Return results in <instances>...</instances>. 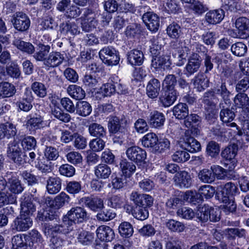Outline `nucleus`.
Segmentation results:
<instances>
[{"instance_id": "603ef678", "label": "nucleus", "mask_w": 249, "mask_h": 249, "mask_svg": "<svg viewBox=\"0 0 249 249\" xmlns=\"http://www.w3.org/2000/svg\"><path fill=\"white\" fill-rule=\"evenodd\" d=\"M235 106L238 108H246L249 106V98L244 93H238L234 99Z\"/></svg>"}, {"instance_id": "5701e85b", "label": "nucleus", "mask_w": 249, "mask_h": 249, "mask_svg": "<svg viewBox=\"0 0 249 249\" xmlns=\"http://www.w3.org/2000/svg\"><path fill=\"white\" fill-rule=\"evenodd\" d=\"M96 234L97 239L105 242L112 241L115 237L113 230L107 225H101L98 227Z\"/></svg>"}, {"instance_id": "4be33fe9", "label": "nucleus", "mask_w": 249, "mask_h": 249, "mask_svg": "<svg viewBox=\"0 0 249 249\" xmlns=\"http://www.w3.org/2000/svg\"><path fill=\"white\" fill-rule=\"evenodd\" d=\"M177 98V95L176 89H162L159 100L163 107H167L173 105Z\"/></svg>"}, {"instance_id": "393cba45", "label": "nucleus", "mask_w": 249, "mask_h": 249, "mask_svg": "<svg viewBox=\"0 0 249 249\" xmlns=\"http://www.w3.org/2000/svg\"><path fill=\"white\" fill-rule=\"evenodd\" d=\"M64 59L63 54L60 52H52L49 53L44 62V65L48 67H56L61 65Z\"/></svg>"}, {"instance_id": "1a4fd4ad", "label": "nucleus", "mask_w": 249, "mask_h": 249, "mask_svg": "<svg viewBox=\"0 0 249 249\" xmlns=\"http://www.w3.org/2000/svg\"><path fill=\"white\" fill-rule=\"evenodd\" d=\"M33 225V220L29 215L20 213L12 224L13 231H25L29 229Z\"/></svg>"}, {"instance_id": "13d9d810", "label": "nucleus", "mask_w": 249, "mask_h": 249, "mask_svg": "<svg viewBox=\"0 0 249 249\" xmlns=\"http://www.w3.org/2000/svg\"><path fill=\"white\" fill-rule=\"evenodd\" d=\"M220 152V146L214 141L209 142L206 146V152L207 155L212 158L216 157Z\"/></svg>"}, {"instance_id": "423d86ee", "label": "nucleus", "mask_w": 249, "mask_h": 249, "mask_svg": "<svg viewBox=\"0 0 249 249\" xmlns=\"http://www.w3.org/2000/svg\"><path fill=\"white\" fill-rule=\"evenodd\" d=\"M66 219L63 216L61 224L53 226L50 224L45 223L44 225V233L47 237L49 235H58L59 234H66L73 230L71 225H67Z\"/></svg>"}, {"instance_id": "ddd939ff", "label": "nucleus", "mask_w": 249, "mask_h": 249, "mask_svg": "<svg viewBox=\"0 0 249 249\" xmlns=\"http://www.w3.org/2000/svg\"><path fill=\"white\" fill-rule=\"evenodd\" d=\"M171 62L170 56L169 55H153L151 61V67L155 71H160L161 70H168L170 68Z\"/></svg>"}, {"instance_id": "a19ab883", "label": "nucleus", "mask_w": 249, "mask_h": 249, "mask_svg": "<svg viewBox=\"0 0 249 249\" xmlns=\"http://www.w3.org/2000/svg\"><path fill=\"white\" fill-rule=\"evenodd\" d=\"M68 94L75 100H82L85 97L84 90L76 85H71L67 89Z\"/></svg>"}, {"instance_id": "e2e57ef3", "label": "nucleus", "mask_w": 249, "mask_h": 249, "mask_svg": "<svg viewBox=\"0 0 249 249\" xmlns=\"http://www.w3.org/2000/svg\"><path fill=\"white\" fill-rule=\"evenodd\" d=\"M165 225L169 230L174 232H181L185 228L184 225L182 223L172 219L167 221Z\"/></svg>"}, {"instance_id": "20e7f679", "label": "nucleus", "mask_w": 249, "mask_h": 249, "mask_svg": "<svg viewBox=\"0 0 249 249\" xmlns=\"http://www.w3.org/2000/svg\"><path fill=\"white\" fill-rule=\"evenodd\" d=\"M99 54L102 61L109 66L117 65L120 59L119 52L112 46L104 47Z\"/></svg>"}, {"instance_id": "412c9836", "label": "nucleus", "mask_w": 249, "mask_h": 249, "mask_svg": "<svg viewBox=\"0 0 249 249\" xmlns=\"http://www.w3.org/2000/svg\"><path fill=\"white\" fill-rule=\"evenodd\" d=\"M165 119L163 113L156 110L151 111L147 117V121L150 127L157 129L162 128Z\"/></svg>"}, {"instance_id": "a18cd8bd", "label": "nucleus", "mask_w": 249, "mask_h": 249, "mask_svg": "<svg viewBox=\"0 0 249 249\" xmlns=\"http://www.w3.org/2000/svg\"><path fill=\"white\" fill-rule=\"evenodd\" d=\"M95 176L100 178H107L111 173L110 167L106 164H99L95 167Z\"/></svg>"}, {"instance_id": "58836bf2", "label": "nucleus", "mask_w": 249, "mask_h": 249, "mask_svg": "<svg viewBox=\"0 0 249 249\" xmlns=\"http://www.w3.org/2000/svg\"><path fill=\"white\" fill-rule=\"evenodd\" d=\"M173 115L178 119H185L189 114V109L185 103H179L174 107Z\"/></svg>"}, {"instance_id": "f03ea898", "label": "nucleus", "mask_w": 249, "mask_h": 249, "mask_svg": "<svg viewBox=\"0 0 249 249\" xmlns=\"http://www.w3.org/2000/svg\"><path fill=\"white\" fill-rule=\"evenodd\" d=\"M88 214L86 210L83 207L76 206L72 207L64 216L67 225H71L73 228L76 223H81L88 219Z\"/></svg>"}, {"instance_id": "f3484780", "label": "nucleus", "mask_w": 249, "mask_h": 249, "mask_svg": "<svg viewBox=\"0 0 249 249\" xmlns=\"http://www.w3.org/2000/svg\"><path fill=\"white\" fill-rule=\"evenodd\" d=\"M173 179L175 186L180 188H188L192 184L191 175L185 171L177 172Z\"/></svg>"}, {"instance_id": "7c9ffc66", "label": "nucleus", "mask_w": 249, "mask_h": 249, "mask_svg": "<svg viewBox=\"0 0 249 249\" xmlns=\"http://www.w3.org/2000/svg\"><path fill=\"white\" fill-rule=\"evenodd\" d=\"M214 89L216 94L220 96L225 104L230 103L231 92L227 89L225 82L222 81L221 83L217 84Z\"/></svg>"}, {"instance_id": "680f3d73", "label": "nucleus", "mask_w": 249, "mask_h": 249, "mask_svg": "<svg viewBox=\"0 0 249 249\" xmlns=\"http://www.w3.org/2000/svg\"><path fill=\"white\" fill-rule=\"evenodd\" d=\"M108 128L110 133H116L121 128L120 119L116 116H110L109 118Z\"/></svg>"}, {"instance_id": "a878e982", "label": "nucleus", "mask_w": 249, "mask_h": 249, "mask_svg": "<svg viewBox=\"0 0 249 249\" xmlns=\"http://www.w3.org/2000/svg\"><path fill=\"white\" fill-rule=\"evenodd\" d=\"M82 200L87 207L93 211H97L104 206L102 199L97 197L93 196L84 197L82 198Z\"/></svg>"}, {"instance_id": "79ce46f5", "label": "nucleus", "mask_w": 249, "mask_h": 249, "mask_svg": "<svg viewBox=\"0 0 249 249\" xmlns=\"http://www.w3.org/2000/svg\"><path fill=\"white\" fill-rule=\"evenodd\" d=\"M76 114L82 117L89 115L92 111V107L89 103L85 101H79L75 107Z\"/></svg>"}, {"instance_id": "7ed1b4c3", "label": "nucleus", "mask_w": 249, "mask_h": 249, "mask_svg": "<svg viewBox=\"0 0 249 249\" xmlns=\"http://www.w3.org/2000/svg\"><path fill=\"white\" fill-rule=\"evenodd\" d=\"M149 10L150 7L147 5L140 7V11L144 12L142 17L143 21L150 31L156 32L160 27V18L157 14L149 11Z\"/></svg>"}, {"instance_id": "8fccbe9b", "label": "nucleus", "mask_w": 249, "mask_h": 249, "mask_svg": "<svg viewBox=\"0 0 249 249\" xmlns=\"http://www.w3.org/2000/svg\"><path fill=\"white\" fill-rule=\"evenodd\" d=\"M166 32L168 36L174 39L178 38L182 33L180 26L174 22L168 26Z\"/></svg>"}, {"instance_id": "4468645a", "label": "nucleus", "mask_w": 249, "mask_h": 249, "mask_svg": "<svg viewBox=\"0 0 249 249\" xmlns=\"http://www.w3.org/2000/svg\"><path fill=\"white\" fill-rule=\"evenodd\" d=\"M83 16L81 17V28L85 32L91 31L95 28L97 25V21L93 16H90L93 15L92 11L89 9L84 10Z\"/></svg>"}, {"instance_id": "9d476101", "label": "nucleus", "mask_w": 249, "mask_h": 249, "mask_svg": "<svg viewBox=\"0 0 249 249\" xmlns=\"http://www.w3.org/2000/svg\"><path fill=\"white\" fill-rule=\"evenodd\" d=\"M7 180V187L10 193L13 195L20 194L24 190V187L16 173H7L6 176Z\"/></svg>"}, {"instance_id": "69168bd1", "label": "nucleus", "mask_w": 249, "mask_h": 249, "mask_svg": "<svg viewBox=\"0 0 249 249\" xmlns=\"http://www.w3.org/2000/svg\"><path fill=\"white\" fill-rule=\"evenodd\" d=\"M215 189L209 185H204L200 187L198 193L201 197L209 199L212 197L215 193Z\"/></svg>"}, {"instance_id": "864d4df0", "label": "nucleus", "mask_w": 249, "mask_h": 249, "mask_svg": "<svg viewBox=\"0 0 249 249\" xmlns=\"http://www.w3.org/2000/svg\"><path fill=\"white\" fill-rule=\"evenodd\" d=\"M226 232L228 238L231 239H235L236 237L240 238H245L247 235V231L242 228H228L226 230Z\"/></svg>"}, {"instance_id": "c85d7f7f", "label": "nucleus", "mask_w": 249, "mask_h": 249, "mask_svg": "<svg viewBox=\"0 0 249 249\" xmlns=\"http://www.w3.org/2000/svg\"><path fill=\"white\" fill-rule=\"evenodd\" d=\"M89 134L94 137L104 138L107 136L106 128L101 124L92 123L88 125Z\"/></svg>"}, {"instance_id": "49530a36", "label": "nucleus", "mask_w": 249, "mask_h": 249, "mask_svg": "<svg viewBox=\"0 0 249 249\" xmlns=\"http://www.w3.org/2000/svg\"><path fill=\"white\" fill-rule=\"evenodd\" d=\"M198 178L200 181L204 183H212L215 180L211 168L201 170L198 174Z\"/></svg>"}, {"instance_id": "a211bd4d", "label": "nucleus", "mask_w": 249, "mask_h": 249, "mask_svg": "<svg viewBox=\"0 0 249 249\" xmlns=\"http://www.w3.org/2000/svg\"><path fill=\"white\" fill-rule=\"evenodd\" d=\"M20 213L31 217L36 211V206L32 197L29 195H24L20 198Z\"/></svg>"}, {"instance_id": "4c0bfd02", "label": "nucleus", "mask_w": 249, "mask_h": 249, "mask_svg": "<svg viewBox=\"0 0 249 249\" xmlns=\"http://www.w3.org/2000/svg\"><path fill=\"white\" fill-rule=\"evenodd\" d=\"M158 142V138L156 134L153 132L146 134L142 139V145L144 147L151 148L153 150L157 146Z\"/></svg>"}, {"instance_id": "bb28decb", "label": "nucleus", "mask_w": 249, "mask_h": 249, "mask_svg": "<svg viewBox=\"0 0 249 249\" xmlns=\"http://www.w3.org/2000/svg\"><path fill=\"white\" fill-rule=\"evenodd\" d=\"M225 16L224 11L221 9L210 11L205 16L206 21L210 24H216L220 23Z\"/></svg>"}, {"instance_id": "4d7b16f0", "label": "nucleus", "mask_w": 249, "mask_h": 249, "mask_svg": "<svg viewBox=\"0 0 249 249\" xmlns=\"http://www.w3.org/2000/svg\"><path fill=\"white\" fill-rule=\"evenodd\" d=\"M13 247L15 249H27V241L25 236L17 235L12 239Z\"/></svg>"}, {"instance_id": "774afa93", "label": "nucleus", "mask_w": 249, "mask_h": 249, "mask_svg": "<svg viewBox=\"0 0 249 249\" xmlns=\"http://www.w3.org/2000/svg\"><path fill=\"white\" fill-rule=\"evenodd\" d=\"M32 89L38 97L43 98L47 94V89L45 85L40 82H35L32 85Z\"/></svg>"}, {"instance_id": "3c124183", "label": "nucleus", "mask_w": 249, "mask_h": 249, "mask_svg": "<svg viewBox=\"0 0 249 249\" xmlns=\"http://www.w3.org/2000/svg\"><path fill=\"white\" fill-rule=\"evenodd\" d=\"M52 113L54 117L65 123L70 122L71 119L69 114L64 112L58 107H55L52 109Z\"/></svg>"}, {"instance_id": "39448f33", "label": "nucleus", "mask_w": 249, "mask_h": 249, "mask_svg": "<svg viewBox=\"0 0 249 249\" xmlns=\"http://www.w3.org/2000/svg\"><path fill=\"white\" fill-rule=\"evenodd\" d=\"M66 219L63 216L61 224L53 226L50 224L45 223L44 225V233L47 237L49 235H58L59 234H66L73 230L71 225H67Z\"/></svg>"}, {"instance_id": "dca6fc26", "label": "nucleus", "mask_w": 249, "mask_h": 249, "mask_svg": "<svg viewBox=\"0 0 249 249\" xmlns=\"http://www.w3.org/2000/svg\"><path fill=\"white\" fill-rule=\"evenodd\" d=\"M130 199L135 204V207H147L152 205L153 199L151 196L143 194H139L133 191L130 196Z\"/></svg>"}, {"instance_id": "5fc2aeb1", "label": "nucleus", "mask_w": 249, "mask_h": 249, "mask_svg": "<svg viewBox=\"0 0 249 249\" xmlns=\"http://www.w3.org/2000/svg\"><path fill=\"white\" fill-rule=\"evenodd\" d=\"M235 25L239 34H245L246 31L249 30V19L246 17L239 18L236 20Z\"/></svg>"}, {"instance_id": "bf43d9fd", "label": "nucleus", "mask_w": 249, "mask_h": 249, "mask_svg": "<svg viewBox=\"0 0 249 249\" xmlns=\"http://www.w3.org/2000/svg\"><path fill=\"white\" fill-rule=\"evenodd\" d=\"M232 53L237 56H243L247 51V46L241 42H236L231 45Z\"/></svg>"}, {"instance_id": "052dcab7", "label": "nucleus", "mask_w": 249, "mask_h": 249, "mask_svg": "<svg viewBox=\"0 0 249 249\" xmlns=\"http://www.w3.org/2000/svg\"><path fill=\"white\" fill-rule=\"evenodd\" d=\"M132 215L135 218L143 221L148 217L149 213L147 207H135L132 212Z\"/></svg>"}, {"instance_id": "2f4dec72", "label": "nucleus", "mask_w": 249, "mask_h": 249, "mask_svg": "<svg viewBox=\"0 0 249 249\" xmlns=\"http://www.w3.org/2000/svg\"><path fill=\"white\" fill-rule=\"evenodd\" d=\"M160 89V81L155 78L151 79L146 87V93L148 96L154 99L158 96Z\"/></svg>"}, {"instance_id": "c03bdc74", "label": "nucleus", "mask_w": 249, "mask_h": 249, "mask_svg": "<svg viewBox=\"0 0 249 249\" xmlns=\"http://www.w3.org/2000/svg\"><path fill=\"white\" fill-rule=\"evenodd\" d=\"M120 168L123 174V176L126 177H130L133 174L136 169L135 165L132 162L128 161L126 159L121 160L120 162Z\"/></svg>"}, {"instance_id": "aec40b11", "label": "nucleus", "mask_w": 249, "mask_h": 249, "mask_svg": "<svg viewBox=\"0 0 249 249\" xmlns=\"http://www.w3.org/2000/svg\"><path fill=\"white\" fill-rule=\"evenodd\" d=\"M201 62L200 56L197 53H193L186 65L184 71V74L189 77L196 72L200 67Z\"/></svg>"}, {"instance_id": "2eb2a0df", "label": "nucleus", "mask_w": 249, "mask_h": 249, "mask_svg": "<svg viewBox=\"0 0 249 249\" xmlns=\"http://www.w3.org/2000/svg\"><path fill=\"white\" fill-rule=\"evenodd\" d=\"M26 241L27 249H38L44 242L41 234L35 229L29 232Z\"/></svg>"}, {"instance_id": "9b49d317", "label": "nucleus", "mask_w": 249, "mask_h": 249, "mask_svg": "<svg viewBox=\"0 0 249 249\" xmlns=\"http://www.w3.org/2000/svg\"><path fill=\"white\" fill-rule=\"evenodd\" d=\"M179 142L181 147L190 152L195 153L201 150L199 142L190 136L188 132L185 133L184 135L180 138Z\"/></svg>"}, {"instance_id": "f8f14e48", "label": "nucleus", "mask_w": 249, "mask_h": 249, "mask_svg": "<svg viewBox=\"0 0 249 249\" xmlns=\"http://www.w3.org/2000/svg\"><path fill=\"white\" fill-rule=\"evenodd\" d=\"M125 153L128 159L136 163L144 162L146 159V151L139 146H131L127 149Z\"/></svg>"}, {"instance_id": "6e6d98bb", "label": "nucleus", "mask_w": 249, "mask_h": 249, "mask_svg": "<svg viewBox=\"0 0 249 249\" xmlns=\"http://www.w3.org/2000/svg\"><path fill=\"white\" fill-rule=\"evenodd\" d=\"M17 196L15 195L4 192H0V208L5 204H13L16 202Z\"/></svg>"}, {"instance_id": "338daca9", "label": "nucleus", "mask_w": 249, "mask_h": 249, "mask_svg": "<svg viewBox=\"0 0 249 249\" xmlns=\"http://www.w3.org/2000/svg\"><path fill=\"white\" fill-rule=\"evenodd\" d=\"M66 157L68 162L75 165L81 163L83 160L81 153L77 151H71L67 154Z\"/></svg>"}, {"instance_id": "0e129e2a", "label": "nucleus", "mask_w": 249, "mask_h": 249, "mask_svg": "<svg viewBox=\"0 0 249 249\" xmlns=\"http://www.w3.org/2000/svg\"><path fill=\"white\" fill-rule=\"evenodd\" d=\"M82 186L80 181L75 180L67 182L66 190L70 194H77L81 190Z\"/></svg>"}, {"instance_id": "ea45409f", "label": "nucleus", "mask_w": 249, "mask_h": 249, "mask_svg": "<svg viewBox=\"0 0 249 249\" xmlns=\"http://www.w3.org/2000/svg\"><path fill=\"white\" fill-rule=\"evenodd\" d=\"M78 242L84 245L90 244L93 239L94 234L83 229H79L76 233Z\"/></svg>"}, {"instance_id": "cd10ccee", "label": "nucleus", "mask_w": 249, "mask_h": 249, "mask_svg": "<svg viewBox=\"0 0 249 249\" xmlns=\"http://www.w3.org/2000/svg\"><path fill=\"white\" fill-rule=\"evenodd\" d=\"M127 61L131 65H142L143 62L144 55L142 52L137 49H133L127 54Z\"/></svg>"}, {"instance_id": "6e6552de", "label": "nucleus", "mask_w": 249, "mask_h": 249, "mask_svg": "<svg viewBox=\"0 0 249 249\" xmlns=\"http://www.w3.org/2000/svg\"><path fill=\"white\" fill-rule=\"evenodd\" d=\"M26 125L30 131H36L47 126L49 123L48 121L44 120V118L39 114H30L28 115Z\"/></svg>"}, {"instance_id": "de8ad7c7", "label": "nucleus", "mask_w": 249, "mask_h": 249, "mask_svg": "<svg viewBox=\"0 0 249 249\" xmlns=\"http://www.w3.org/2000/svg\"><path fill=\"white\" fill-rule=\"evenodd\" d=\"M116 216L115 211L110 209H106L98 212L96 215L99 221L107 222L114 219Z\"/></svg>"}, {"instance_id": "e433bc0d", "label": "nucleus", "mask_w": 249, "mask_h": 249, "mask_svg": "<svg viewBox=\"0 0 249 249\" xmlns=\"http://www.w3.org/2000/svg\"><path fill=\"white\" fill-rule=\"evenodd\" d=\"M201 122V118L196 114H191L185 119L184 124L185 126L189 128H194L195 133L197 134L199 130L198 126Z\"/></svg>"}, {"instance_id": "f704fd0d", "label": "nucleus", "mask_w": 249, "mask_h": 249, "mask_svg": "<svg viewBox=\"0 0 249 249\" xmlns=\"http://www.w3.org/2000/svg\"><path fill=\"white\" fill-rule=\"evenodd\" d=\"M113 80H118V77L115 75L112 76L108 82L100 88V92L104 96H110L116 92V86L113 84Z\"/></svg>"}, {"instance_id": "c9c22d12", "label": "nucleus", "mask_w": 249, "mask_h": 249, "mask_svg": "<svg viewBox=\"0 0 249 249\" xmlns=\"http://www.w3.org/2000/svg\"><path fill=\"white\" fill-rule=\"evenodd\" d=\"M13 44L19 50L28 54H33L35 51V47L31 43L25 42L21 39H16Z\"/></svg>"}, {"instance_id": "09e8293b", "label": "nucleus", "mask_w": 249, "mask_h": 249, "mask_svg": "<svg viewBox=\"0 0 249 249\" xmlns=\"http://www.w3.org/2000/svg\"><path fill=\"white\" fill-rule=\"evenodd\" d=\"M118 231L121 236L124 238L131 237L134 232L132 225L126 221L123 222L120 224Z\"/></svg>"}, {"instance_id": "f257e3e1", "label": "nucleus", "mask_w": 249, "mask_h": 249, "mask_svg": "<svg viewBox=\"0 0 249 249\" xmlns=\"http://www.w3.org/2000/svg\"><path fill=\"white\" fill-rule=\"evenodd\" d=\"M7 155L17 166H23L27 161V155L22 152L18 144L15 141L11 142L8 144Z\"/></svg>"}, {"instance_id": "6ab92c4d", "label": "nucleus", "mask_w": 249, "mask_h": 249, "mask_svg": "<svg viewBox=\"0 0 249 249\" xmlns=\"http://www.w3.org/2000/svg\"><path fill=\"white\" fill-rule=\"evenodd\" d=\"M13 25L19 31H27L30 26V20L26 14L18 12L14 15Z\"/></svg>"}, {"instance_id": "b1692460", "label": "nucleus", "mask_w": 249, "mask_h": 249, "mask_svg": "<svg viewBox=\"0 0 249 249\" xmlns=\"http://www.w3.org/2000/svg\"><path fill=\"white\" fill-rule=\"evenodd\" d=\"M219 116L220 120L227 126L231 127H235L238 129L236 124L231 122L235 117V113L231 109L223 107L220 112Z\"/></svg>"}, {"instance_id": "c756f323", "label": "nucleus", "mask_w": 249, "mask_h": 249, "mask_svg": "<svg viewBox=\"0 0 249 249\" xmlns=\"http://www.w3.org/2000/svg\"><path fill=\"white\" fill-rule=\"evenodd\" d=\"M62 180L57 177H51L47 180L46 188L50 194H55L61 189Z\"/></svg>"}, {"instance_id": "37998d69", "label": "nucleus", "mask_w": 249, "mask_h": 249, "mask_svg": "<svg viewBox=\"0 0 249 249\" xmlns=\"http://www.w3.org/2000/svg\"><path fill=\"white\" fill-rule=\"evenodd\" d=\"M38 47L36 52L34 53L33 56L36 61H43L44 63L50 52V46L38 44Z\"/></svg>"}, {"instance_id": "473e14b6", "label": "nucleus", "mask_w": 249, "mask_h": 249, "mask_svg": "<svg viewBox=\"0 0 249 249\" xmlns=\"http://www.w3.org/2000/svg\"><path fill=\"white\" fill-rule=\"evenodd\" d=\"M70 196L64 192H61L49 203L50 206L54 209H58L63 207L65 203L70 200Z\"/></svg>"}, {"instance_id": "0eeeda50", "label": "nucleus", "mask_w": 249, "mask_h": 249, "mask_svg": "<svg viewBox=\"0 0 249 249\" xmlns=\"http://www.w3.org/2000/svg\"><path fill=\"white\" fill-rule=\"evenodd\" d=\"M238 151V146L235 144L230 145L221 152V155L225 159V166L229 171H232L236 166L237 160L235 157Z\"/></svg>"}, {"instance_id": "72a5a7b5", "label": "nucleus", "mask_w": 249, "mask_h": 249, "mask_svg": "<svg viewBox=\"0 0 249 249\" xmlns=\"http://www.w3.org/2000/svg\"><path fill=\"white\" fill-rule=\"evenodd\" d=\"M62 32L68 36H74L80 33V28L75 22L68 21L61 25Z\"/></svg>"}]
</instances>
